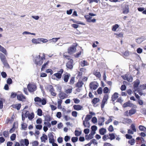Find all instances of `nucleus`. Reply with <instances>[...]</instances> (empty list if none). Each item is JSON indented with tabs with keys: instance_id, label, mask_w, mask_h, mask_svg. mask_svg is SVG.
Listing matches in <instances>:
<instances>
[{
	"instance_id": "obj_1",
	"label": "nucleus",
	"mask_w": 146,
	"mask_h": 146,
	"mask_svg": "<svg viewBox=\"0 0 146 146\" xmlns=\"http://www.w3.org/2000/svg\"><path fill=\"white\" fill-rule=\"evenodd\" d=\"M103 92L104 94L110 93V90L108 87H106L103 89ZM109 97L108 94H106L104 95L101 105L102 108H104L105 105L107 104Z\"/></svg>"
},
{
	"instance_id": "obj_2",
	"label": "nucleus",
	"mask_w": 146,
	"mask_h": 146,
	"mask_svg": "<svg viewBox=\"0 0 146 146\" xmlns=\"http://www.w3.org/2000/svg\"><path fill=\"white\" fill-rule=\"evenodd\" d=\"M44 59V57H41L40 54H38L34 56L33 61L36 64L40 65L43 63Z\"/></svg>"
},
{
	"instance_id": "obj_3",
	"label": "nucleus",
	"mask_w": 146,
	"mask_h": 146,
	"mask_svg": "<svg viewBox=\"0 0 146 146\" xmlns=\"http://www.w3.org/2000/svg\"><path fill=\"white\" fill-rule=\"evenodd\" d=\"M63 72V70L62 69H61L58 72L52 75L51 76V78L53 80H58L61 78Z\"/></svg>"
},
{
	"instance_id": "obj_4",
	"label": "nucleus",
	"mask_w": 146,
	"mask_h": 146,
	"mask_svg": "<svg viewBox=\"0 0 146 146\" xmlns=\"http://www.w3.org/2000/svg\"><path fill=\"white\" fill-rule=\"evenodd\" d=\"M27 87L29 91L31 92L35 91L36 89V86L34 84H29L27 85Z\"/></svg>"
},
{
	"instance_id": "obj_5",
	"label": "nucleus",
	"mask_w": 146,
	"mask_h": 146,
	"mask_svg": "<svg viewBox=\"0 0 146 146\" xmlns=\"http://www.w3.org/2000/svg\"><path fill=\"white\" fill-rule=\"evenodd\" d=\"M136 112V110L133 108H131L130 110L129 111L128 113L127 111L125 112L124 113V115L126 116H131L134 114Z\"/></svg>"
},
{
	"instance_id": "obj_6",
	"label": "nucleus",
	"mask_w": 146,
	"mask_h": 146,
	"mask_svg": "<svg viewBox=\"0 0 146 146\" xmlns=\"http://www.w3.org/2000/svg\"><path fill=\"white\" fill-rule=\"evenodd\" d=\"M128 107L136 108V106L131 103L130 101H129L124 103L123 105V108H125Z\"/></svg>"
},
{
	"instance_id": "obj_7",
	"label": "nucleus",
	"mask_w": 146,
	"mask_h": 146,
	"mask_svg": "<svg viewBox=\"0 0 146 146\" xmlns=\"http://www.w3.org/2000/svg\"><path fill=\"white\" fill-rule=\"evenodd\" d=\"M20 146H24L25 145L26 146H28L29 144V140L27 139H22L20 141Z\"/></svg>"
},
{
	"instance_id": "obj_8",
	"label": "nucleus",
	"mask_w": 146,
	"mask_h": 146,
	"mask_svg": "<svg viewBox=\"0 0 146 146\" xmlns=\"http://www.w3.org/2000/svg\"><path fill=\"white\" fill-rule=\"evenodd\" d=\"M84 17L88 22L95 23L96 22V20L95 19H92V17L89 15H85Z\"/></svg>"
},
{
	"instance_id": "obj_9",
	"label": "nucleus",
	"mask_w": 146,
	"mask_h": 146,
	"mask_svg": "<svg viewBox=\"0 0 146 146\" xmlns=\"http://www.w3.org/2000/svg\"><path fill=\"white\" fill-rule=\"evenodd\" d=\"M73 61L72 59H70L67 62L66 64V67L69 69H72L73 67Z\"/></svg>"
},
{
	"instance_id": "obj_10",
	"label": "nucleus",
	"mask_w": 146,
	"mask_h": 146,
	"mask_svg": "<svg viewBox=\"0 0 146 146\" xmlns=\"http://www.w3.org/2000/svg\"><path fill=\"white\" fill-rule=\"evenodd\" d=\"M98 84L96 82H91L90 84V87L92 89L96 90L98 87Z\"/></svg>"
},
{
	"instance_id": "obj_11",
	"label": "nucleus",
	"mask_w": 146,
	"mask_h": 146,
	"mask_svg": "<svg viewBox=\"0 0 146 146\" xmlns=\"http://www.w3.org/2000/svg\"><path fill=\"white\" fill-rule=\"evenodd\" d=\"M29 112L27 110H24L22 113V119L23 120H24L25 118L27 117L29 113Z\"/></svg>"
},
{
	"instance_id": "obj_12",
	"label": "nucleus",
	"mask_w": 146,
	"mask_h": 146,
	"mask_svg": "<svg viewBox=\"0 0 146 146\" xmlns=\"http://www.w3.org/2000/svg\"><path fill=\"white\" fill-rule=\"evenodd\" d=\"M122 78L124 80H126L129 82H132V78L130 75H125L123 76Z\"/></svg>"
},
{
	"instance_id": "obj_13",
	"label": "nucleus",
	"mask_w": 146,
	"mask_h": 146,
	"mask_svg": "<svg viewBox=\"0 0 146 146\" xmlns=\"http://www.w3.org/2000/svg\"><path fill=\"white\" fill-rule=\"evenodd\" d=\"M95 134L91 132L90 133L89 135H86L85 136L86 139L88 140H90L94 137V135Z\"/></svg>"
},
{
	"instance_id": "obj_14",
	"label": "nucleus",
	"mask_w": 146,
	"mask_h": 146,
	"mask_svg": "<svg viewBox=\"0 0 146 146\" xmlns=\"http://www.w3.org/2000/svg\"><path fill=\"white\" fill-rule=\"evenodd\" d=\"M145 40V38L144 36H141L137 38L136 42L138 44H140Z\"/></svg>"
},
{
	"instance_id": "obj_15",
	"label": "nucleus",
	"mask_w": 146,
	"mask_h": 146,
	"mask_svg": "<svg viewBox=\"0 0 146 146\" xmlns=\"http://www.w3.org/2000/svg\"><path fill=\"white\" fill-rule=\"evenodd\" d=\"M76 48L74 46L70 47L68 50V52L70 54H72L75 52L76 51Z\"/></svg>"
},
{
	"instance_id": "obj_16",
	"label": "nucleus",
	"mask_w": 146,
	"mask_h": 146,
	"mask_svg": "<svg viewBox=\"0 0 146 146\" xmlns=\"http://www.w3.org/2000/svg\"><path fill=\"white\" fill-rule=\"evenodd\" d=\"M49 91L51 95L55 96L56 95V93L54 92V90L53 89L52 87L51 86H49Z\"/></svg>"
},
{
	"instance_id": "obj_17",
	"label": "nucleus",
	"mask_w": 146,
	"mask_h": 146,
	"mask_svg": "<svg viewBox=\"0 0 146 146\" xmlns=\"http://www.w3.org/2000/svg\"><path fill=\"white\" fill-rule=\"evenodd\" d=\"M25 97L22 94H18L17 95V99L19 101H25Z\"/></svg>"
},
{
	"instance_id": "obj_18",
	"label": "nucleus",
	"mask_w": 146,
	"mask_h": 146,
	"mask_svg": "<svg viewBox=\"0 0 146 146\" xmlns=\"http://www.w3.org/2000/svg\"><path fill=\"white\" fill-rule=\"evenodd\" d=\"M129 12V6L128 5H126L123 9L122 12L124 14H127Z\"/></svg>"
},
{
	"instance_id": "obj_19",
	"label": "nucleus",
	"mask_w": 146,
	"mask_h": 146,
	"mask_svg": "<svg viewBox=\"0 0 146 146\" xmlns=\"http://www.w3.org/2000/svg\"><path fill=\"white\" fill-rule=\"evenodd\" d=\"M32 42L35 44H40V38H33L32 39Z\"/></svg>"
},
{
	"instance_id": "obj_20",
	"label": "nucleus",
	"mask_w": 146,
	"mask_h": 146,
	"mask_svg": "<svg viewBox=\"0 0 146 146\" xmlns=\"http://www.w3.org/2000/svg\"><path fill=\"white\" fill-rule=\"evenodd\" d=\"M0 51L3 52L5 55H7L8 54L6 49L1 45H0Z\"/></svg>"
},
{
	"instance_id": "obj_21",
	"label": "nucleus",
	"mask_w": 146,
	"mask_h": 146,
	"mask_svg": "<svg viewBox=\"0 0 146 146\" xmlns=\"http://www.w3.org/2000/svg\"><path fill=\"white\" fill-rule=\"evenodd\" d=\"M83 124L85 127L89 128L90 126V123L88 121L86 120L85 119L83 121Z\"/></svg>"
},
{
	"instance_id": "obj_22",
	"label": "nucleus",
	"mask_w": 146,
	"mask_h": 146,
	"mask_svg": "<svg viewBox=\"0 0 146 146\" xmlns=\"http://www.w3.org/2000/svg\"><path fill=\"white\" fill-rule=\"evenodd\" d=\"M106 129L104 128H102L99 129L100 133L102 135H104L106 132Z\"/></svg>"
},
{
	"instance_id": "obj_23",
	"label": "nucleus",
	"mask_w": 146,
	"mask_h": 146,
	"mask_svg": "<svg viewBox=\"0 0 146 146\" xmlns=\"http://www.w3.org/2000/svg\"><path fill=\"white\" fill-rule=\"evenodd\" d=\"M49 142L51 143H53L54 142V137L53 135L51 134H50L49 135Z\"/></svg>"
},
{
	"instance_id": "obj_24",
	"label": "nucleus",
	"mask_w": 146,
	"mask_h": 146,
	"mask_svg": "<svg viewBox=\"0 0 146 146\" xmlns=\"http://www.w3.org/2000/svg\"><path fill=\"white\" fill-rule=\"evenodd\" d=\"M118 97V94L117 92H115L112 95L111 97V98L113 101H115Z\"/></svg>"
},
{
	"instance_id": "obj_25",
	"label": "nucleus",
	"mask_w": 146,
	"mask_h": 146,
	"mask_svg": "<svg viewBox=\"0 0 146 146\" xmlns=\"http://www.w3.org/2000/svg\"><path fill=\"white\" fill-rule=\"evenodd\" d=\"M59 96L60 98L62 100L66 98L67 95L61 92L59 94Z\"/></svg>"
},
{
	"instance_id": "obj_26",
	"label": "nucleus",
	"mask_w": 146,
	"mask_h": 146,
	"mask_svg": "<svg viewBox=\"0 0 146 146\" xmlns=\"http://www.w3.org/2000/svg\"><path fill=\"white\" fill-rule=\"evenodd\" d=\"M73 107L74 110H80L82 108V106L79 105H74L73 106Z\"/></svg>"
},
{
	"instance_id": "obj_27",
	"label": "nucleus",
	"mask_w": 146,
	"mask_h": 146,
	"mask_svg": "<svg viewBox=\"0 0 146 146\" xmlns=\"http://www.w3.org/2000/svg\"><path fill=\"white\" fill-rule=\"evenodd\" d=\"M140 83V81L138 80H137L135 82L134 85V90H137V87L139 85Z\"/></svg>"
},
{
	"instance_id": "obj_28",
	"label": "nucleus",
	"mask_w": 146,
	"mask_h": 146,
	"mask_svg": "<svg viewBox=\"0 0 146 146\" xmlns=\"http://www.w3.org/2000/svg\"><path fill=\"white\" fill-rule=\"evenodd\" d=\"M119 26L117 24L114 25L112 27V30L113 31H116L119 27Z\"/></svg>"
},
{
	"instance_id": "obj_29",
	"label": "nucleus",
	"mask_w": 146,
	"mask_h": 146,
	"mask_svg": "<svg viewBox=\"0 0 146 146\" xmlns=\"http://www.w3.org/2000/svg\"><path fill=\"white\" fill-rule=\"evenodd\" d=\"M0 58L2 62L6 60V59L5 55L1 53H0Z\"/></svg>"
},
{
	"instance_id": "obj_30",
	"label": "nucleus",
	"mask_w": 146,
	"mask_h": 146,
	"mask_svg": "<svg viewBox=\"0 0 146 146\" xmlns=\"http://www.w3.org/2000/svg\"><path fill=\"white\" fill-rule=\"evenodd\" d=\"M91 129H92L91 132L95 134L96 133V131L97 129V127L95 125H93L91 127Z\"/></svg>"
},
{
	"instance_id": "obj_31",
	"label": "nucleus",
	"mask_w": 146,
	"mask_h": 146,
	"mask_svg": "<svg viewBox=\"0 0 146 146\" xmlns=\"http://www.w3.org/2000/svg\"><path fill=\"white\" fill-rule=\"evenodd\" d=\"M34 117V114L33 112L31 113H29L28 116V118L30 120L32 119Z\"/></svg>"
},
{
	"instance_id": "obj_32",
	"label": "nucleus",
	"mask_w": 146,
	"mask_h": 146,
	"mask_svg": "<svg viewBox=\"0 0 146 146\" xmlns=\"http://www.w3.org/2000/svg\"><path fill=\"white\" fill-rule=\"evenodd\" d=\"M40 43L41 42L42 43H46L48 42V40L47 39L43 38H40Z\"/></svg>"
},
{
	"instance_id": "obj_33",
	"label": "nucleus",
	"mask_w": 146,
	"mask_h": 146,
	"mask_svg": "<svg viewBox=\"0 0 146 146\" xmlns=\"http://www.w3.org/2000/svg\"><path fill=\"white\" fill-rule=\"evenodd\" d=\"M42 141L45 142L47 139V136L45 134H43L42 136L40 138Z\"/></svg>"
},
{
	"instance_id": "obj_34",
	"label": "nucleus",
	"mask_w": 146,
	"mask_h": 146,
	"mask_svg": "<svg viewBox=\"0 0 146 146\" xmlns=\"http://www.w3.org/2000/svg\"><path fill=\"white\" fill-rule=\"evenodd\" d=\"M80 65L82 66H88L89 64L88 62L85 60H82L80 62Z\"/></svg>"
},
{
	"instance_id": "obj_35",
	"label": "nucleus",
	"mask_w": 146,
	"mask_h": 146,
	"mask_svg": "<svg viewBox=\"0 0 146 146\" xmlns=\"http://www.w3.org/2000/svg\"><path fill=\"white\" fill-rule=\"evenodd\" d=\"M82 134L81 130H76L74 131V134L76 136H78Z\"/></svg>"
},
{
	"instance_id": "obj_36",
	"label": "nucleus",
	"mask_w": 146,
	"mask_h": 146,
	"mask_svg": "<svg viewBox=\"0 0 146 146\" xmlns=\"http://www.w3.org/2000/svg\"><path fill=\"white\" fill-rule=\"evenodd\" d=\"M104 119L103 117H101L99 119V121L98 124L100 125H103L104 122Z\"/></svg>"
},
{
	"instance_id": "obj_37",
	"label": "nucleus",
	"mask_w": 146,
	"mask_h": 146,
	"mask_svg": "<svg viewBox=\"0 0 146 146\" xmlns=\"http://www.w3.org/2000/svg\"><path fill=\"white\" fill-rule=\"evenodd\" d=\"M49 63V61H48L44 63L42 66V67L41 68V71H43L44 70V69L46 67Z\"/></svg>"
},
{
	"instance_id": "obj_38",
	"label": "nucleus",
	"mask_w": 146,
	"mask_h": 146,
	"mask_svg": "<svg viewBox=\"0 0 146 146\" xmlns=\"http://www.w3.org/2000/svg\"><path fill=\"white\" fill-rule=\"evenodd\" d=\"M12 106L14 108H16L17 110H19L21 106V104H16L13 105Z\"/></svg>"
},
{
	"instance_id": "obj_39",
	"label": "nucleus",
	"mask_w": 146,
	"mask_h": 146,
	"mask_svg": "<svg viewBox=\"0 0 146 146\" xmlns=\"http://www.w3.org/2000/svg\"><path fill=\"white\" fill-rule=\"evenodd\" d=\"M60 39V38H53L52 39H50L49 40L51 41V42L53 43H56L58 40Z\"/></svg>"
},
{
	"instance_id": "obj_40",
	"label": "nucleus",
	"mask_w": 146,
	"mask_h": 146,
	"mask_svg": "<svg viewBox=\"0 0 146 146\" xmlns=\"http://www.w3.org/2000/svg\"><path fill=\"white\" fill-rule=\"evenodd\" d=\"M5 100L3 98L0 99V109H1L3 107V102H5Z\"/></svg>"
},
{
	"instance_id": "obj_41",
	"label": "nucleus",
	"mask_w": 146,
	"mask_h": 146,
	"mask_svg": "<svg viewBox=\"0 0 146 146\" xmlns=\"http://www.w3.org/2000/svg\"><path fill=\"white\" fill-rule=\"evenodd\" d=\"M100 101V99L98 98H95L92 100V102L94 104H96Z\"/></svg>"
},
{
	"instance_id": "obj_42",
	"label": "nucleus",
	"mask_w": 146,
	"mask_h": 146,
	"mask_svg": "<svg viewBox=\"0 0 146 146\" xmlns=\"http://www.w3.org/2000/svg\"><path fill=\"white\" fill-rule=\"evenodd\" d=\"M109 139H110L111 140H113L115 138V135L113 133L109 134Z\"/></svg>"
},
{
	"instance_id": "obj_43",
	"label": "nucleus",
	"mask_w": 146,
	"mask_h": 146,
	"mask_svg": "<svg viewBox=\"0 0 146 146\" xmlns=\"http://www.w3.org/2000/svg\"><path fill=\"white\" fill-rule=\"evenodd\" d=\"M22 34L23 35H30V34L34 35H35V33H31L30 32H28L27 31H25L23 32L22 33Z\"/></svg>"
},
{
	"instance_id": "obj_44",
	"label": "nucleus",
	"mask_w": 146,
	"mask_h": 146,
	"mask_svg": "<svg viewBox=\"0 0 146 146\" xmlns=\"http://www.w3.org/2000/svg\"><path fill=\"white\" fill-rule=\"evenodd\" d=\"M139 129L140 130L143 131L145 132H146V128L144 127L142 125H140L139 126Z\"/></svg>"
},
{
	"instance_id": "obj_45",
	"label": "nucleus",
	"mask_w": 146,
	"mask_h": 146,
	"mask_svg": "<svg viewBox=\"0 0 146 146\" xmlns=\"http://www.w3.org/2000/svg\"><path fill=\"white\" fill-rule=\"evenodd\" d=\"M37 114L39 116H41L42 114V111L41 109H38L37 111Z\"/></svg>"
},
{
	"instance_id": "obj_46",
	"label": "nucleus",
	"mask_w": 146,
	"mask_h": 146,
	"mask_svg": "<svg viewBox=\"0 0 146 146\" xmlns=\"http://www.w3.org/2000/svg\"><path fill=\"white\" fill-rule=\"evenodd\" d=\"M62 100H59L58 101V108L59 109H60L61 108V104L62 103Z\"/></svg>"
},
{
	"instance_id": "obj_47",
	"label": "nucleus",
	"mask_w": 146,
	"mask_h": 146,
	"mask_svg": "<svg viewBox=\"0 0 146 146\" xmlns=\"http://www.w3.org/2000/svg\"><path fill=\"white\" fill-rule=\"evenodd\" d=\"M78 139L77 137H73L72 138L71 140L73 143L76 142L77 141Z\"/></svg>"
},
{
	"instance_id": "obj_48",
	"label": "nucleus",
	"mask_w": 146,
	"mask_h": 146,
	"mask_svg": "<svg viewBox=\"0 0 146 146\" xmlns=\"http://www.w3.org/2000/svg\"><path fill=\"white\" fill-rule=\"evenodd\" d=\"M45 72L47 73H50L51 75L53 74V72L52 70L50 69H46Z\"/></svg>"
},
{
	"instance_id": "obj_49",
	"label": "nucleus",
	"mask_w": 146,
	"mask_h": 146,
	"mask_svg": "<svg viewBox=\"0 0 146 146\" xmlns=\"http://www.w3.org/2000/svg\"><path fill=\"white\" fill-rule=\"evenodd\" d=\"M100 0H88V2L90 3H91L93 2L97 3Z\"/></svg>"
},
{
	"instance_id": "obj_50",
	"label": "nucleus",
	"mask_w": 146,
	"mask_h": 146,
	"mask_svg": "<svg viewBox=\"0 0 146 146\" xmlns=\"http://www.w3.org/2000/svg\"><path fill=\"white\" fill-rule=\"evenodd\" d=\"M92 117V115H91L88 114L86 115L85 120L89 121Z\"/></svg>"
},
{
	"instance_id": "obj_51",
	"label": "nucleus",
	"mask_w": 146,
	"mask_h": 146,
	"mask_svg": "<svg viewBox=\"0 0 146 146\" xmlns=\"http://www.w3.org/2000/svg\"><path fill=\"white\" fill-rule=\"evenodd\" d=\"M2 62H3V63L5 67H6V68H8L9 67V65L7 62V60Z\"/></svg>"
},
{
	"instance_id": "obj_52",
	"label": "nucleus",
	"mask_w": 146,
	"mask_h": 146,
	"mask_svg": "<svg viewBox=\"0 0 146 146\" xmlns=\"http://www.w3.org/2000/svg\"><path fill=\"white\" fill-rule=\"evenodd\" d=\"M17 96V94L15 92H12L11 93L10 97L11 98H14Z\"/></svg>"
},
{
	"instance_id": "obj_53",
	"label": "nucleus",
	"mask_w": 146,
	"mask_h": 146,
	"mask_svg": "<svg viewBox=\"0 0 146 146\" xmlns=\"http://www.w3.org/2000/svg\"><path fill=\"white\" fill-rule=\"evenodd\" d=\"M131 120L130 119H125L124 120V122L125 123H131Z\"/></svg>"
},
{
	"instance_id": "obj_54",
	"label": "nucleus",
	"mask_w": 146,
	"mask_h": 146,
	"mask_svg": "<svg viewBox=\"0 0 146 146\" xmlns=\"http://www.w3.org/2000/svg\"><path fill=\"white\" fill-rule=\"evenodd\" d=\"M41 98H39L38 97L35 98L34 99L35 101V102H37L39 103H40V102L41 101Z\"/></svg>"
},
{
	"instance_id": "obj_55",
	"label": "nucleus",
	"mask_w": 146,
	"mask_h": 146,
	"mask_svg": "<svg viewBox=\"0 0 146 146\" xmlns=\"http://www.w3.org/2000/svg\"><path fill=\"white\" fill-rule=\"evenodd\" d=\"M116 36L117 38L122 37L123 36V34L122 33H120L119 34H116Z\"/></svg>"
},
{
	"instance_id": "obj_56",
	"label": "nucleus",
	"mask_w": 146,
	"mask_h": 146,
	"mask_svg": "<svg viewBox=\"0 0 146 146\" xmlns=\"http://www.w3.org/2000/svg\"><path fill=\"white\" fill-rule=\"evenodd\" d=\"M97 92L99 94H102V88L100 87L97 90Z\"/></svg>"
},
{
	"instance_id": "obj_57",
	"label": "nucleus",
	"mask_w": 146,
	"mask_h": 146,
	"mask_svg": "<svg viewBox=\"0 0 146 146\" xmlns=\"http://www.w3.org/2000/svg\"><path fill=\"white\" fill-rule=\"evenodd\" d=\"M94 74L97 77L100 78L101 77V74L99 72H95L94 73Z\"/></svg>"
},
{
	"instance_id": "obj_58",
	"label": "nucleus",
	"mask_w": 146,
	"mask_h": 146,
	"mask_svg": "<svg viewBox=\"0 0 146 146\" xmlns=\"http://www.w3.org/2000/svg\"><path fill=\"white\" fill-rule=\"evenodd\" d=\"M57 141L59 143H61L63 141V138L61 137H59L57 139Z\"/></svg>"
},
{
	"instance_id": "obj_59",
	"label": "nucleus",
	"mask_w": 146,
	"mask_h": 146,
	"mask_svg": "<svg viewBox=\"0 0 146 146\" xmlns=\"http://www.w3.org/2000/svg\"><path fill=\"white\" fill-rule=\"evenodd\" d=\"M69 76L68 75H65L64 77V80L65 82H67L69 78Z\"/></svg>"
},
{
	"instance_id": "obj_60",
	"label": "nucleus",
	"mask_w": 146,
	"mask_h": 146,
	"mask_svg": "<svg viewBox=\"0 0 146 146\" xmlns=\"http://www.w3.org/2000/svg\"><path fill=\"white\" fill-rule=\"evenodd\" d=\"M16 138V135L15 134H13L11 136L10 138L11 140L12 141H13L15 140Z\"/></svg>"
},
{
	"instance_id": "obj_61",
	"label": "nucleus",
	"mask_w": 146,
	"mask_h": 146,
	"mask_svg": "<svg viewBox=\"0 0 146 146\" xmlns=\"http://www.w3.org/2000/svg\"><path fill=\"white\" fill-rule=\"evenodd\" d=\"M131 127V129L134 132H136V129L135 128V126L134 124H132Z\"/></svg>"
},
{
	"instance_id": "obj_62",
	"label": "nucleus",
	"mask_w": 146,
	"mask_h": 146,
	"mask_svg": "<svg viewBox=\"0 0 146 146\" xmlns=\"http://www.w3.org/2000/svg\"><path fill=\"white\" fill-rule=\"evenodd\" d=\"M35 127L37 129L40 130L42 128V126L41 125L39 124L36 125Z\"/></svg>"
},
{
	"instance_id": "obj_63",
	"label": "nucleus",
	"mask_w": 146,
	"mask_h": 146,
	"mask_svg": "<svg viewBox=\"0 0 146 146\" xmlns=\"http://www.w3.org/2000/svg\"><path fill=\"white\" fill-rule=\"evenodd\" d=\"M42 120L40 118H38L36 120V123L38 124H40L42 123Z\"/></svg>"
},
{
	"instance_id": "obj_64",
	"label": "nucleus",
	"mask_w": 146,
	"mask_h": 146,
	"mask_svg": "<svg viewBox=\"0 0 146 146\" xmlns=\"http://www.w3.org/2000/svg\"><path fill=\"white\" fill-rule=\"evenodd\" d=\"M41 101L40 102V103H41L43 105H44L46 103V100L45 99H42L41 100Z\"/></svg>"
}]
</instances>
